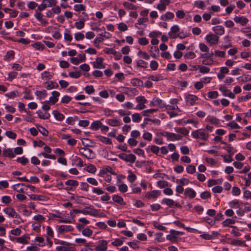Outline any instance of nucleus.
<instances>
[{
  "mask_svg": "<svg viewBox=\"0 0 251 251\" xmlns=\"http://www.w3.org/2000/svg\"><path fill=\"white\" fill-rule=\"evenodd\" d=\"M123 5L125 7H126L129 9L136 10L137 8V7L136 5H135L131 3H129L128 2H126V1L124 2L123 3Z\"/></svg>",
  "mask_w": 251,
  "mask_h": 251,
  "instance_id": "nucleus-42",
  "label": "nucleus"
},
{
  "mask_svg": "<svg viewBox=\"0 0 251 251\" xmlns=\"http://www.w3.org/2000/svg\"><path fill=\"white\" fill-rule=\"evenodd\" d=\"M223 149L226 150L229 154L233 155L236 150L231 146V145L228 144L227 145L224 146Z\"/></svg>",
  "mask_w": 251,
  "mask_h": 251,
  "instance_id": "nucleus-28",
  "label": "nucleus"
},
{
  "mask_svg": "<svg viewBox=\"0 0 251 251\" xmlns=\"http://www.w3.org/2000/svg\"><path fill=\"white\" fill-rule=\"evenodd\" d=\"M52 114L53 115L54 118L57 120L59 121H62L65 118L64 115L59 112L57 110H53L52 111Z\"/></svg>",
  "mask_w": 251,
  "mask_h": 251,
  "instance_id": "nucleus-24",
  "label": "nucleus"
},
{
  "mask_svg": "<svg viewBox=\"0 0 251 251\" xmlns=\"http://www.w3.org/2000/svg\"><path fill=\"white\" fill-rule=\"evenodd\" d=\"M234 21L236 23H240L242 25H245L247 24V23L249 22V20L244 17H239L235 16L234 18Z\"/></svg>",
  "mask_w": 251,
  "mask_h": 251,
  "instance_id": "nucleus-14",
  "label": "nucleus"
},
{
  "mask_svg": "<svg viewBox=\"0 0 251 251\" xmlns=\"http://www.w3.org/2000/svg\"><path fill=\"white\" fill-rule=\"evenodd\" d=\"M131 83L134 86H140L143 84V81L138 78H134L131 80Z\"/></svg>",
  "mask_w": 251,
  "mask_h": 251,
  "instance_id": "nucleus-53",
  "label": "nucleus"
},
{
  "mask_svg": "<svg viewBox=\"0 0 251 251\" xmlns=\"http://www.w3.org/2000/svg\"><path fill=\"white\" fill-rule=\"evenodd\" d=\"M187 172L190 174H193L196 172V167L193 165H190L186 167Z\"/></svg>",
  "mask_w": 251,
  "mask_h": 251,
  "instance_id": "nucleus-50",
  "label": "nucleus"
},
{
  "mask_svg": "<svg viewBox=\"0 0 251 251\" xmlns=\"http://www.w3.org/2000/svg\"><path fill=\"white\" fill-rule=\"evenodd\" d=\"M15 52L13 50H9L7 52L6 54L4 56V60H9L13 59L14 57Z\"/></svg>",
  "mask_w": 251,
  "mask_h": 251,
  "instance_id": "nucleus-43",
  "label": "nucleus"
},
{
  "mask_svg": "<svg viewBox=\"0 0 251 251\" xmlns=\"http://www.w3.org/2000/svg\"><path fill=\"white\" fill-rule=\"evenodd\" d=\"M85 19H82L79 22H76L75 23L76 27L78 29L83 28L84 26V22Z\"/></svg>",
  "mask_w": 251,
  "mask_h": 251,
  "instance_id": "nucleus-34",
  "label": "nucleus"
},
{
  "mask_svg": "<svg viewBox=\"0 0 251 251\" xmlns=\"http://www.w3.org/2000/svg\"><path fill=\"white\" fill-rule=\"evenodd\" d=\"M125 237H123L121 239H116L113 242H112L111 244L114 246H120L123 244L124 239Z\"/></svg>",
  "mask_w": 251,
  "mask_h": 251,
  "instance_id": "nucleus-35",
  "label": "nucleus"
},
{
  "mask_svg": "<svg viewBox=\"0 0 251 251\" xmlns=\"http://www.w3.org/2000/svg\"><path fill=\"white\" fill-rule=\"evenodd\" d=\"M47 7V3L44 1V0L42 1V3L38 6L37 9L36 10L37 11L41 12L45 10Z\"/></svg>",
  "mask_w": 251,
  "mask_h": 251,
  "instance_id": "nucleus-52",
  "label": "nucleus"
},
{
  "mask_svg": "<svg viewBox=\"0 0 251 251\" xmlns=\"http://www.w3.org/2000/svg\"><path fill=\"white\" fill-rule=\"evenodd\" d=\"M192 136L194 138L206 140L208 137V134L206 133L204 131H201V129H197L193 131L192 133Z\"/></svg>",
  "mask_w": 251,
  "mask_h": 251,
  "instance_id": "nucleus-3",
  "label": "nucleus"
},
{
  "mask_svg": "<svg viewBox=\"0 0 251 251\" xmlns=\"http://www.w3.org/2000/svg\"><path fill=\"white\" fill-rule=\"evenodd\" d=\"M58 87V84L51 81L46 86V88L47 89L50 90V89H51L53 88H56Z\"/></svg>",
  "mask_w": 251,
  "mask_h": 251,
  "instance_id": "nucleus-54",
  "label": "nucleus"
},
{
  "mask_svg": "<svg viewBox=\"0 0 251 251\" xmlns=\"http://www.w3.org/2000/svg\"><path fill=\"white\" fill-rule=\"evenodd\" d=\"M206 41L211 45L217 44L219 41V37L212 33H209L205 37Z\"/></svg>",
  "mask_w": 251,
  "mask_h": 251,
  "instance_id": "nucleus-6",
  "label": "nucleus"
},
{
  "mask_svg": "<svg viewBox=\"0 0 251 251\" xmlns=\"http://www.w3.org/2000/svg\"><path fill=\"white\" fill-rule=\"evenodd\" d=\"M29 198L31 200H38L40 201H47L48 200V198L44 195H37L35 194H31L29 195Z\"/></svg>",
  "mask_w": 251,
  "mask_h": 251,
  "instance_id": "nucleus-16",
  "label": "nucleus"
},
{
  "mask_svg": "<svg viewBox=\"0 0 251 251\" xmlns=\"http://www.w3.org/2000/svg\"><path fill=\"white\" fill-rule=\"evenodd\" d=\"M16 161L18 162L21 163L23 165H25L27 163L29 162L28 159L25 157V156L18 157L17 158Z\"/></svg>",
  "mask_w": 251,
  "mask_h": 251,
  "instance_id": "nucleus-40",
  "label": "nucleus"
},
{
  "mask_svg": "<svg viewBox=\"0 0 251 251\" xmlns=\"http://www.w3.org/2000/svg\"><path fill=\"white\" fill-rule=\"evenodd\" d=\"M251 98V93H249V94L245 96H241L238 98V100L239 102H242L243 101H245L247 100H248L249 99Z\"/></svg>",
  "mask_w": 251,
  "mask_h": 251,
  "instance_id": "nucleus-63",
  "label": "nucleus"
},
{
  "mask_svg": "<svg viewBox=\"0 0 251 251\" xmlns=\"http://www.w3.org/2000/svg\"><path fill=\"white\" fill-rule=\"evenodd\" d=\"M73 229L74 228L71 226L61 225L58 227V232L62 234L64 232L72 231Z\"/></svg>",
  "mask_w": 251,
  "mask_h": 251,
  "instance_id": "nucleus-11",
  "label": "nucleus"
},
{
  "mask_svg": "<svg viewBox=\"0 0 251 251\" xmlns=\"http://www.w3.org/2000/svg\"><path fill=\"white\" fill-rule=\"evenodd\" d=\"M37 113L38 114L39 117L42 119H49L50 117V114L49 113L43 114H42L41 111H37Z\"/></svg>",
  "mask_w": 251,
  "mask_h": 251,
  "instance_id": "nucleus-48",
  "label": "nucleus"
},
{
  "mask_svg": "<svg viewBox=\"0 0 251 251\" xmlns=\"http://www.w3.org/2000/svg\"><path fill=\"white\" fill-rule=\"evenodd\" d=\"M25 96L24 98L26 100H32L33 99V96L31 95V91L29 89L27 88H25L24 91Z\"/></svg>",
  "mask_w": 251,
  "mask_h": 251,
  "instance_id": "nucleus-31",
  "label": "nucleus"
},
{
  "mask_svg": "<svg viewBox=\"0 0 251 251\" xmlns=\"http://www.w3.org/2000/svg\"><path fill=\"white\" fill-rule=\"evenodd\" d=\"M240 203L243 204V202L237 200H235L230 201L229 204L230 206L232 208H239Z\"/></svg>",
  "mask_w": 251,
  "mask_h": 251,
  "instance_id": "nucleus-32",
  "label": "nucleus"
},
{
  "mask_svg": "<svg viewBox=\"0 0 251 251\" xmlns=\"http://www.w3.org/2000/svg\"><path fill=\"white\" fill-rule=\"evenodd\" d=\"M9 39L14 42H18L24 45H27L30 43V40L28 39L21 38L18 40H14L11 37H10Z\"/></svg>",
  "mask_w": 251,
  "mask_h": 251,
  "instance_id": "nucleus-44",
  "label": "nucleus"
},
{
  "mask_svg": "<svg viewBox=\"0 0 251 251\" xmlns=\"http://www.w3.org/2000/svg\"><path fill=\"white\" fill-rule=\"evenodd\" d=\"M207 96L209 99H216L218 96V93L217 91H209L207 93Z\"/></svg>",
  "mask_w": 251,
  "mask_h": 251,
  "instance_id": "nucleus-55",
  "label": "nucleus"
},
{
  "mask_svg": "<svg viewBox=\"0 0 251 251\" xmlns=\"http://www.w3.org/2000/svg\"><path fill=\"white\" fill-rule=\"evenodd\" d=\"M161 203L165 204L168 205L169 207H173L174 206V204L175 203V201L171 199H167L164 198L161 201Z\"/></svg>",
  "mask_w": 251,
  "mask_h": 251,
  "instance_id": "nucleus-26",
  "label": "nucleus"
},
{
  "mask_svg": "<svg viewBox=\"0 0 251 251\" xmlns=\"http://www.w3.org/2000/svg\"><path fill=\"white\" fill-rule=\"evenodd\" d=\"M166 239L168 240L171 241L172 242H176L177 240V237L171 233H170V234L167 235Z\"/></svg>",
  "mask_w": 251,
  "mask_h": 251,
  "instance_id": "nucleus-58",
  "label": "nucleus"
},
{
  "mask_svg": "<svg viewBox=\"0 0 251 251\" xmlns=\"http://www.w3.org/2000/svg\"><path fill=\"white\" fill-rule=\"evenodd\" d=\"M81 74L78 72H71L69 73V75L72 78H78L80 77Z\"/></svg>",
  "mask_w": 251,
  "mask_h": 251,
  "instance_id": "nucleus-61",
  "label": "nucleus"
},
{
  "mask_svg": "<svg viewBox=\"0 0 251 251\" xmlns=\"http://www.w3.org/2000/svg\"><path fill=\"white\" fill-rule=\"evenodd\" d=\"M103 59L102 57H97L95 62H94L93 67L94 68L103 69L105 67L102 64Z\"/></svg>",
  "mask_w": 251,
  "mask_h": 251,
  "instance_id": "nucleus-13",
  "label": "nucleus"
},
{
  "mask_svg": "<svg viewBox=\"0 0 251 251\" xmlns=\"http://www.w3.org/2000/svg\"><path fill=\"white\" fill-rule=\"evenodd\" d=\"M30 239V237L28 235H25L21 237H18L16 238L17 242L19 243H21L23 244H26L28 243V240Z\"/></svg>",
  "mask_w": 251,
  "mask_h": 251,
  "instance_id": "nucleus-18",
  "label": "nucleus"
},
{
  "mask_svg": "<svg viewBox=\"0 0 251 251\" xmlns=\"http://www.w3.org/2000/svg\"><path fill=\"white\" fill-rule=\"evenodd\" d=\"M219 90L222 92L223 95L225 96L228 97L231 99L235 98V95L225 86H221L219 88Z\"/></svg>",
  "mask_w": 251,
  "mask_h": 251,
  "instance_id": "nucleus-8",
  "label": "nucleus"
},
{
  "mask_svg": "<svg viewBox=\"0 0 251 251\" xmlns=\"http://www.w3.org/2000/svg\"><path fill=\"white\" fill-rule=\"evenodd\" d=\"M205 121L215 125H217L219 123V120L217 118L210 116L206 118Z\"/></svg>",
  "mask_w": 251,
  "mask_h": 251,
  "instance_id": "nucleus-29",
  "label": "nucleus"
},
{
  "mask_svg": "<svg viewBox=\"0 0 251 251\" xmlns=\"http://www.w3.org/2000/svg\"><path fill=\"white\" fill-rule=\"evenodd\" d=\"M82 233L84 236L90 237L93 234V231L89 228H86L82 231Z\"/></svg>",
  "mask_w": 251,
  "mask_h": 251,
  "instance_id": "nucleus-47",
  "label": "nucleus"
},
{
  "mask_svg": "<svg viewBox=\"0 0 251 251\" xmlns=\"http://www.w3.org/2000/svg\"><path fill=\"white\" fill-rule=\"evenodd\" d=\"M174 14L173 13L171 12H167L165 14L162 15L161 16V19L162 20L166 21L167 19H172L174 18Z\"/></svg>",
  "mask_w": 251,
  "mask_h": 251,
  "instance_id": "nucleus-30",
  "label": "nucleus"
},
{
  "mask_svg": "<svg viewBox=\"0 0 251 251\" xmlns=\"http://www.w3.org/2000/svg\"><path fill=\"white\" fill-rule=\"evenodd\" d=\"M227 126L231 127L232 129H238L240 128V126L234 121L228 123L227 124Z\"/></svg>",
  "mask_w": 251,
  "mask_h": 251,
  "instance_id": "nucleus-60",
  "label": "nucleus"
},
{
  "mask_svg": "<svg viewBox=\"0 0 251 251\" xmlns=\"http://www.w3.org/2000/svg\"><path fill=\"white\" fill-rule=\"evenodd\" d=\"M81 213L84 215L97 216L99 214V211L96 209L91 208L90 206H87L85 207V208L81 209Z\"/></svg>",
  "mask_w": 251,
  "mask_h": 251,
  "instance_id": "nucleus-4",
  "label": "nucleus"
},
{
  "mask_svg": "<svg viewBox=\"0 0 251 251\" xmlns=\"http://www.w3.org/2000/svg\"><path fill=\"white\" fill-rule=\"evenodd\" d=\"M5 134L10 139H15L17 137L16 133L11 131H6Z\"/></svg>",
  "mask_w": 251,
  "mask_h": 251,
  "instance_id": "nucleus-56",
  "label": "nucleus"
},
{
  "mask_svg": "<svg viewBox=\"0 0 251 251\" xmlns=\"http://www.w3.org/2000/svg\"><path fill=\"white\" fill-rule=\"evenodd\" d=\"M107 242L104 240H100L95 248V251H106L107 249Z\"/></svg>",
  "mask_w": 251,
  "mask_h": 251,
  "instance_id": "nucleus-7",
  "label": "nucleus"
},
{
  "mask_svg": "<svg viewBox=\"0 0 251 251\" xmlns=\"http://www.w3.org/2000/svg\"><path fill=\"white\" fill-rule=\"evenodd\" d=\"M161 195V192L159 190H153L148 192L146 194V197L148 199H156Z\"/></svg>",
  "mask_w": 251,
  "mask_h": 251,
  "instance_id": "nucleus-10",
  "label": "nucleus"
},
{
  "mask_svg": "<svg viewBox=\"0 0 251 251\" xmlns=\"http://www.w3.org/2000/svg\"><path fill=\"white\" fill-rule=\"evenodd\" d=\"M186 104L188 105H193L195 101L198 100L197 96L192 94H187L185 96Z\"/></svg>",
  "mask_w": 251,
  "mask_h": 251,
  "instance_id": "nucleus-9",
  "label": "nucleus"
},
{
  "mask_svg": "<svg viewBox=\"0 0 251 251\" xmlns=\"http://www.w3.org/2000/svg\"><path fill=\"white\" fill-rule=\"evenodd\" d=\"M148 63L144 60H140L137 61V66L138 67H141L143 68H147Z\"/></svg>",
  "mask_w": 251,
  "mask_h": 251,
  "instance_id": "nucleus-51",
  "label": "nucleus"
},
{
  "mask_svg": "<svg viewBox=\"0 0 251 251\" xmlns=\"http://www.w3.org/2000/svg\"><path fill=\"white\" fill-rule=\"evenodd\" d=\"M179 31V27L177 25H174L171 27V31L169 33V35L171 38H176L177 37V35L174 34L178 32Z\"/></svg>",
  "mask_w": 251,
  "mask_h": 251,
  "instance_id": "nucleus-15",
  "label": "nucleus"
},
{
  "mask_svg": "<svg viewBox=\"0 0 251 251\" xmlns=\"http://www.w3.org/2000/svg\"><path fill=\"white\" fill-rule=\"evenodd\" d=\"M100 140L102 142L108 145H111L112 143L111 139L105 137L100 136Z\"/></svg>",
  "mask_w": 251,
  "mask_h": 251,
  "instance_id": "nucleus-59",
  "label": "nucleus"
},
{
  "mask_svg": "<svg viewBox=\"0 0 251 251\" xmlns=\"http://www.w3.org/2000/svg\"><path fill=\"white\" fill-rule=\"evenodd\" d=\"M125 93L129 95L136 96L138 94L139 92L136 88L126 87Z\"/></svg>",
  "mask_w": 251,
  "mask_h": 251,
  "instance_id": "nucleus-20",
  "label": "nucleus"
},
{
  "mask_svg": "<svg viewBox=\"0 0 251 251\" xmlns=\"http://www.w3.org/2000/svg\"><path fill=\"white\" fill-rule=\"evenodd\" d=\"M176 182L177 183H179L181 184L180 185L182 186L184 185H188L190 181L187 178H182L181 179H177L176 180Z\"/></svg>",
  "mask_w": 251,
  "mask_h": 251,
  "instance_id": "nucleus-39",
  "label": "nucleus"
},
{
  "mask_svg": "<svg viewBox=\"0 0 251 251\" xmlns=\"http://www.w3.org/2000/svg\"><path fill=\"white\" fill-rule=\"evenodd\" d=\"M3 211L5 214L12 218H20V215L18 214L15 209L11 207H6L3 209Z\"/></svg>",
  "mask_w": 251,
  "mask_h": 251,
  "instance_id": "nucleus-5",
  "label": "nucleus"
},
{
  "mask_svg": "<svg viewBox=\"0 0 251 251\" xmlns=\"http://www.w3.org/2000/svg\"><path fill=\"white\" fill-rule=\"evenodd\" d=\"M65 184L66 185L75 187L78 185V182L75 180L69 179L65 182Z\"/></svg>",
  "mask_w": 251,
  "mask_h": 251,
  "instance_id": "nucleus-45",
  "label": "nucleus"
},
{
  "mask_svg": "<svg viewBox=\"0 0 251 251\" xmlns=\"http://www.w3.org/2000/svg\"><path fill=\"white\" fill-rule=\"evenodd\" d=\"M151 105L155 106H162V100L159 99L158 98H154L152 101L151 102Z\"/></svg>",
  "mask_w": 251,
  "mask_h": 251,
  "instance_id": "nucleus-27",
  "label": "nucleus"
},
{
  "mask_svg": "<svg viewBox=\"0 0 251 251\" xmlns=\"http://www.w3.org/2000/svg\"><path fill=\"white\" fill-rule=\"evenodd\" d=\"M184 195L190 199H193L196 197V193L193 189L188 187L185 190Z\"/></svg>",
  "mask_w": 251,
  "mask_h": 251,
  "instance_id": "nucleus-17",
  "label": "nucleus"
},
{
  "mask_svg": "<svg viewBox=\"0 0 251 251\" xmlns=\"http://www.w3.org/2000/svg\"><path fill=\"white\" fill-rule=\"evenodd\" d=\"M132 118L134 122L138 123L141 120L142 117L139 113H134L132 114Z\"/></svg>",
  "mask_w": 251,
  "mask_h": 251,
  "instance_id": "nucleus-46",
  "label": "nucleus"
},
{
  "mask_svg": "<svg viewBox=\"0 0 251 251\" xmlns=\"http://www.w3.org/2000/svg\"><path fill=\"white\" fill-rule=\"evenodd\" d=\"M102 126V123L100 121L93 122L90 126V128L93 130H97Z\"/></svg>",
  "mask_w": 251,
  "mask_h": 251,
  "instance_id": "nucleus-25",
  "label": "nucleus"
},
{
  "mask_svg": "<svg viewBox=\"0 0 251 251\" xmlns=\"http://www.w3.org/2000/svg\"><path fill=\"white\" fill-rule=\"evenodd\" d=\"M119 157L126 162L134 163L136 160V156L133 154H126L122 153L118 155Z\"/></svg>",
  "mask_w": 251,
  "mask_h": 251,
  "instance_id": "nucleus-2",
  "label": "nucleus"
},
{
  "mask_svg": "<svg viewBox=\"0 0 251 251\" xmlns=\"http://www.w3.org/2000/svg\"><path fill=\"white\" fill-rule=\"evenodd\" d=\"M112 199L113 201L121 205H125L126 203L124 201V200L122 197L118 195H114L113 196Z\"/></svg>",
  "mask_w": 251,
  "mask_h": 251,
  "instance_id": "nucleus-23",
  "label": "nucleus"
},
{
  "mask_svg": "<svg viewBox=\"0 0 251 251\" xmlns=\"http://www.w3.org/2000/svg\"><path fill=\"white\" fill-rule=\"evenodd\" d=\"M213 30L217 35H222L225 33V29L221 25H217L213 27Z\"/></svg>",
  "mask_w": 251,
  "mask_h": 251,
  "instance_id": "nucleus-19",
  "label": "nucleus"
},
{
  "mask_svg": "<svg viewBox=\"0 0 251 251\" xmlns=\"http://www.w3.org/2000/svg\"><path fill=\"white\" fill-rule=\"evenodd\" d=\"M86 7L85 6L81 4H75L74 6V9L75 11L76 12H79L80 11H84L85 10Z\"/></svg>",
  "mask_w": 251,
  "mask_h": 251,
  "instance_id": "nucleus-41",
  "label": "nucleus"
},
{
  "mask_svg": "<svg viewBox=\"0 0 251 251\" xmlns=\"http://www.w3.org/2000/svg\"><path fill=\"white\" fill-rule=\"evenodd\" d=\"M84 90L86 93L91 94L95 92V89L92 85L87 86L84 88Z\"/></svg>",
  "mask_w": 251,
  "mask_h": 251,
  "instance_id": "nucleus-62",
  "label": "nucleus"
},
{
  "mask_svg": "<svg viewBox=\"0 0 251 251\" xmlns=\"http://www.w3.org/2000/svg\"><path fill=\"white\" fill-rule=\"evenodd\" d=\"M36 127L38 131L44 136H48L49 132L44 127L40 125H37Z\"/></svg>",
  "mask_w": 251,
  "mask_h": 251,
  "instance_id": "nucleus-36",
  "label": "nucleus"
},
{
  "mask_svg": "<svg viewBox=\"0 0 251 251\" xmlns=\"http://www.w3.org/2000/svg\"><path fill=\"white\" fill-rule=\"evenodd\" d=\"M106 123L112 126H117L122 125L121 122L116 119H108L106 121Z\"/></svg>",
  "mask_w": 251,
  "mask_h": 251,
  "instance_id": "nucleus-21",
  "label": "nucleus"
},
{
  "mask_svg": "<svg viewBox=\"0 0 251 251\" xmlns=\"http://www.w3.org/2000/svg\"><path fill=\"white\" fill-rule=\"evenodd\" d=\"M200 72L202 74L208 73L210 71L209 68L204 66H199Z\"/></svg>",
  "mask_w": 251,
  "mask_h": 251,
  "instance_id": "nucleus-57",
  "label": "nucleus"
},
{
  "mask_svg": "<svg viewBox=\"0 0 251 251\" xmlns=\"http://www.w3.org/2000/svg\"><path fill=\"white\" fill-rule=\"evenodd\" d=\"M176 130L184 135H187L189 133V131L184 127H179L176 129Z\"/></svg>",
  "mask_w": 251,
  "mask_h": 251,
  "instance_id": "nucleus-49",
  "label": "nucleus"
},
{
  "mask_svg": "<svg viewBox=\"0 0 251 251\" xmlns=\"http://www.w3.org/2000/svg\"><path fill=\"white\" fill-rule=\"evenodd\" d=\"M64 39L66 41L70 42H71L73 39V37L72 35L70 34V31L68 29H65V31L64 33Z\"/></svg>",
  "mask_w": 251,
  "mask_h": 251,
  "instance_id": "nucleus-37",
  "label": "nucleus"
},
{
  "mask_svg": "<svg viewBox=\"0 0 251 251\" xmlns=\"http://www.w3.org/2000/svg\"><path fill=\"white\" fill-rule=\"evenodd\" d=\"M235 221L234 220L230 219H226V220L223 222L222 224L224 226H230V225L234 224H235Z\"/></svg>",
  "mask_w": 251,
  "mask_h": 251,
  "instance_id": "nucleus-38",
  "label": "nucleus"
},
{
  "mask_svg": "<svg viewBox=\"0 0 251 251\" xmlns=\"http://www.w3.org/2000/svg\"><path fill=\"white\" fill-rule=\"evenodd\" d=\"M80 153L88 159H94L95 157V154L93 151L87 148H81L79 149Z\"/></svg>",
  "mask_w": 251,
  "mask_h": 251,
  "instance_id": "nucleus-1",
  "label": "nucleus"
},
{
  "mask_svg": "<svg viewBox=\"0 0 251 251\" xmlns=\"http://www.w3.org/2000/svg\"><path fill=\"white\" fill-rule=\"evenodd\" d=\"M162 135L166 137L168 140L174 141V133H170L167 131H165L162 133Z\"/></svg>",
  "mask_w": 251,
  "mask_h": 251,
  "instance_id": "nucleus-33",
  "label": "nucleus"
},
{
  "mask_svg": "<svg viewBox=\"0 0 251 251\" xmlns=\"http://www.w3.org/2000/svg\"><path fill=\"white\" fill-rule=\"evenodd\" d=\"M57 251H75L74 247L70 246H58L56 248Z\"/></svg>",
  "mask_w": 251,
  "mask_h": 251,
  "instance_id": "nucleus-22",
  "label": "nucleus"
},
{
  "mask_svg": "<svg viewBox=\"0 0 251 251\" xmlns=\"http://www.w3.org/2000/svg\"><path fill=\"white\" fill-rule=\"evenodd\" d=\"M2 155L4 157H8L9 158H14L15 156L12 149L10 148L4 149L2 151Z\"/></svg>",
  "mask_w": 251,
  "mask_h": 251,
  "instance_id": "nucleus-12",
  "label": "nucleus"
},
{
  "mask_svg": "<svg viewBox=\"0 0 251 251\" xmlns=\"http://www.w3.org/2000/svg\"><path fill=\"white\" fill-rule=\"evenodd\" d=\"M118 28L121 31H125L127 29V25L124 23H120L118 25Z\"/></svg>",
  "mask_w": 251,
  "mask_h": 251,
  "instance_id": "nucleus-64",
  "label": "nucleus"
}]
</instances>
